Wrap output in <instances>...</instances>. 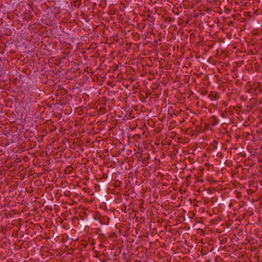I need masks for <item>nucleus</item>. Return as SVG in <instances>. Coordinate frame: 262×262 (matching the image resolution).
<instances>
[{"label":"nucleus","mask_w":262,"mask_h":262,"mask_svg":"<svg viewBox=\"0 0 262 262\" xmlns=\"http://www.w3.org/2000/svg\"><path fill=\"white\" fill-rule=\"evenodd\" d=\"M197 182H202V180H199V179H198Z\"/></svg>","instance_id":"nucleus-2"},{"label":"nucleus","mask_w":262,"mask_h":262,"mask_svg":"<svg viewBox=\"0 0 262 262\" xmlns=\"http://www.w3.org/2000/svg\"><path fill=\"white\" fill-rule=\"evenodd\" d=\"M198 234H203V231L202 230H200L199 231H198Z\"/></svg>","instance_id":"nucleus-1"}]
</instances>
